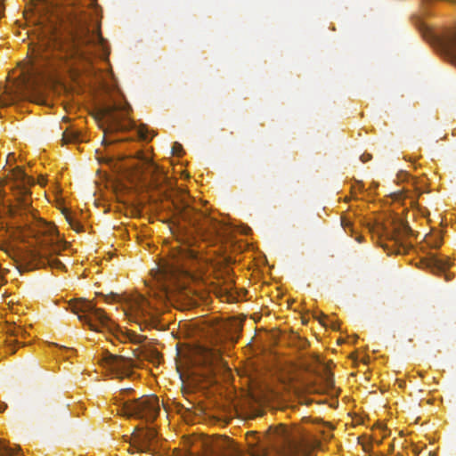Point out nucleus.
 <instances>
[{
	"instance_id": "obj_1",
	"label": "nucleus",
	"mask_w": 456,
	"mask_h": 456,
	"mask_svg": "<svg viewBox=\"0 0 456 456\" xmlns=\"http://www.w3.org/2000/svg\"><path fill=\"white\" fill-rule=\"evenodd\" d=\"M142 182L150 191L171 200L176 215L192 225L203 240L216 243L223 233V225L190 205L189 196L176 190L167 174L155 163L148 161Z\"/></svg>"
},
{
	"instance_id": "obj_2",
	"label": "nucleus",
	"mask_w": 456,
	"mask_h": 456,
	"mask_svg": "<svg viewBox=\"0 0 456 456\" xmlns=\"http://www.w3.org/2000/svg\"><path fill=\"white\" fill-rule=\"evenodd\" d=\"M42 7L54 19L56 25L71 37L75 53L91 64L94 59L92 46L103 45L100 32L94 33L89 27L88 15L80 0H40Z\"/></svg>"
},
{
	"instance_id": "obj_3",
	"label": "nucleus",
	"mask_w": 456,
	"mask_h": 456,
	"mask_svg": "<svg viewBox=\"0 0 456 456\" xmlns=\"http://www.w3.org/2000/svg\"><path fill=\"white\" fill-rule=\"evenodd\" d=\"M29 229L33 236L39 240L38 243L41 244L39 249L20 252L5 242L0 244V249L14 261L18 271L21 273L45 266L64 269V264L53 256L65 249L68 243L58 240L56 227L39 219Z\"/></svg>"
},
{
	"instance_id": "obj_4",
	"label": "nucleus",
	"mask_w": 456,
	"mask_h": 456,
	"mask_svg": "<svg viewBox=\"0 0 456 456\" xmlns=\"http://www.w3.org/2000/svg\"><path fill=\"white\" fill-rule=\"evenodd\" d=\"M29 229L33 236L39 240L38 243L41 244L39 249L20 252L5 242L0 244V249L14 261L18 271L21 273L45 266L64 269V264L53 256L65 249L68 243L58 240L56 227L39 219Z\"/></svg>"
},
{
	"instance_id": "obj_5",
	"label": "nucleus",
	"mask_w": 456,
	"mask_h": 456,
	"mask_svg": "<svg viewBox=\"0 0 456 456\" xmlns=\"http://www.w3.org/2000/svg\"><path fill=\"white\" fill-rule=\"evenodd\" d=\"M250 456H308L305 440L298 432L281 424L270 427L263 439L256 432L248 434Z\"/></svg>"
},
{
	"instance_id": "obj_6",
	"label": "nucleus",
	"mask_w": 456,
	"mask_h": 456,
	"mask_svg": "<svg viewBox=\"0 0 456 456\" xmlns=\"http://www.w3.org/2000/svg\"><path fill=\"white\" fill-rule=\"evenodd\" d=\"M71 307L72 312L78 314V319L88 324L94 330L106 329L123 342L128 340L134 344H142L146 339L145 336L136 334L134 331H123L106 315L102 309L97 308L95 305L90 301L79 299L73 304Z\"/></svg>"
},
{
	"instance_id": "obj_7",
	"label": "nucleus",
	"mask_w": 456,
	"mask_h": 456,
	"mask_svg": "<svg viewBox=\"0 0 456 456\" xmlns=\"http://www.w3.org/2000/svg\"><path fill=\"white\" fill-rule=\"evenodd\" d=\"M193 447L195 451H191L184 456H241L233 442L225 436L198 440Z\"/></svg>"
},
{
	"instance_id": "obj_8",
	"label": "nucleus",
	"mask_w": 456,
	"mask_h": 456,
	"mask_svg": "<svg viewBox=\"0 0 456 456\" xmlns=\"http://www.w3.org/2000/svg\"><path fill=\"white\" fill-rule=\"evenodd\" d=\"M131 107L127 102L110 98L106 100L99 110V115L107 118L112 126L121 131L134 129L135 122L127 118Z\"/></svg>"
},
{
	"instance_id": "obj_9",
	"label": "nucleus",
	"mask_w": 456,
	"mask_h": 456,
	"mask_svg": "<svg viewBox=\"0 0 456 456\" xmlns=\"http://www.w3.org/2000/svg\"><path fill=\"white\" fill-rule=\"evenodd\" d=\"M160 411L159 398L155 395L142 396L122 403L120 412L127 418L144 419L153 421Z\"/></svg>"
},
{
	"instance_id": "obj_10",
	"label": "nucleus",
	"mask_w": 456,
	"mask_h": 456,
	"mask_svg": "<svg viewBox=\"0 0 456 456\" xmlns=\"http://www.w3.org/2000/svg\"><path fill=\"white\" fill-rule=\"evenodd\" d=\"M157 434L152 428L146 430L135 428L129 437L130 449L134 452H145L154 454L157 450Z\"/></svg>"
},
{
	"instance_id": "obj_11",
	"label": "nucleus",
	"mask_w": 456,
	"mask_h": 456,
	"mask_svg": "<svg viewBox=\"0 0 456 456\" xmlns=\"http://www.w3.org/2000/svg\"><path fill=\"white\" fill-rule=\"evenodd\" d=\"M125 314L133 322H137L140 317L144 318L147 322L148 320L152 321L157 313L142 295L136 294L126 298Z\"/></svg>"
},
{
	"instance_id": "obj_12",
	"label": "nucleus",
	"mask_w": 456,
	"mask_h": 456,
	"mask_svg": "<svg viewBox=\"0 0 456 456\" xmlns=\"http://www.w3.org/2000/svg\"><path fill=\"white\" fill-rule=\"evenodd\" d=\"M102 362L106 368L119 379L130 377L133 374V368L135 366L133 359L113 354L108 351L103 353Z\"/></svg>"
},
{
	"instance_id": "obj_13",
	"label": "nucleus",
	"mask_w": 456,
	"mask_h": 456,
	"mask_svg": "<svg viewBox=\"0 0 456 456\" xmlns=\"http://www.w3.org/2000/svg\"><path fill=\"white\" fill-rule=\"evenodd\" d=\"M9 175H11V178L18 183L17 189L19 193L24 197V207L28 206V202L26 200L25 197L29 194V186L34 183V179L27 175L24 170L20 167H15L10 169Z\"/></svg>"
},
{
	"instance_id": "obj_14",
	"label": "nucleus",
	"mask_w": 456,
	"mask_h": 456,
	"mask_svg": "<svg viewBox=\"0 0 456 456\" xmlns=\"http://www.w3.org/2000/svg\"><path fill=\"white\" fill-rule=\"evenodd\" d=\"M422 265L433 273H445L451 265L448 259H441L436 255H430L428 258L422 261Z\"/></svg>"
},
{
	"instance_id": "obj_15",
	"label": "nucleus",
	"mask_w": 456,
	"mask_h": 456,
	"mask_svg": "<svg viewBox=\"0 0 456 456\" xmlns=\"http://www.w3.org/2000/svg\"><path fill=\"white\" fill-rule=\"evenodd\" d=\"M441 44L446 51L456 55V27L444 34Z\"/></svg>"
},
{
	"instance_id": "obj_16",
	"label": "nucleus",
	"mask_w": 456,
	"mask_h": 456,
	"mask_svg": "<svg viewBox=\"0 0 456 456\" xmlns=\"http://www.w3.org/2000/svg\"><path fill=\"white\" fill-rule=\"evenodd\" d=\"M7 332L10 334L12 338H13L8 340V351L10 354H14L16 350L15 345L19 343L16 338L23 336V333L25 331L20 327L12 326L8 329Z\"/></svg>"
},
{
	"instance_id": "obj_17",
	"label": "nucleus",
	"mask_w": 456,
	"mask_h": 456,
	"mask_svg": "<svg viewBox=\"0 0 456 456\" xmlns=\"http://www.w3.org/2000/svg\"><path fill=\"white\" fill-rule=\"evenodd\" d=\"M224 329L227 331L231 340L236 341L239 332L241 330V325L237 321L229 322L224 324Z\"/></svg>"
},
{
	"instance_id": "obj_18",
	"label": "nucleus",
	"mask_w": 456,
	"mask_h": 456,
	"mask_svg": "<svg viewBox=\"0 0 456 456\" xmlns=\"http://www.w3.org/2000/svg\"><path fill=\"white\" fill-rule=\"evenodd\" d=\"M443 238L440 232L426 236L427 244L434 248H438L442 245Z\"/></svg>"
},
{
	"instance_id": "obj_19",
	"label": "nucleus",
	"mask_w": 456,
	"mask_h": 456,
	"mask_svg": "<svg viewBox=\"0 0 456 456\" xmlns=\"http://www.w3.org/2000/svg\"><path fill=\"white\" fill-rule=\"evenodd\" d=\"M80 140V133L73 130H66L62 134V141L64 143L76 142Z\"/></svg>"
},
{
	"instance_id": "obj_20",
	"label": "nucleus",
	"mask_w": 456,
	"mask_h": 456,
	"mask_svg": "<svg viewBox=\"0 0 456 456\" xmlns=\"http://www.w3.org/2000/svg\"><path fill=\"white\" fill-rule=\"evenodd\" d=\"M137 134L141 140L142 141H150L154 137V134H150V131L146 125L142 124L137 128Z\"/></svg>"
},
{
	"instance_id": "obj_21",
	"label": "nucleus",
	"mask_w": 456,
	"mask_h": 456,
	"mask_svg": "<svg viewBox=\"0 0 456 456\" xmlns=\"http://www.w3.org/2000/svg\"><path fill=\"white\" fill-rule=\"evenodd\" d=\"M143 356L152 362H159V353L156 350V349H152V348H149V349H145L143 352Z\"/></svg>"
},
{
	"instance_id": "obj_22",
	"label": "nucleus",
	"mask_w": 456,
	"mask_h": 456,
	"mask_svg": "<svg viewBox=\"0 0 456 456\" xmlns=\"http://www.w3.org/2000/svg\"><path fill=\"white\" fill-rule=\"evenodd\" d=\"M311 360H312V362H308V361L305 360L302 363L304 368L307 371H314V367H313V363L320 362V359H319V357L317 355H312L311 356Z\"/></svg>"
},
{
	"instance_id": "obj_23",
	"label": "nucleus",
	"mask_w": 456,
	"mask_h": 456,
	"mask_svg": "<svg viewBox=\"0 0 456 456\" xmlns=\"http://www.w3.org/2000/svg\"><path fill=\"white\" fill-rule=\"evenodd\" d=\"M67 221L70 224V226L77 232H80L82 230V225L73 219V217L69 214L66 216Z\"/></svg>"
},
{
	"instance_id": "obj_24",
	"label": "nucleus",
	"mask_w": 456,
	"mask_h": 456,
	"mask_svg": "<svg viewBox=\"0 0 456 456\" xmlns=\"http://www.w3.org/2000/svg\"><path fill=\"white\" fill-rule=\"evenodd\" d=\"M13 452L0 440V456H12Z\"/></svg>"
},
{
	"instance_id": "obj_25",
	"label": "nucleus",
	"mask_w": 456,
	"mask_h": 456,
	"mask_svg": "<svg viewBox=\"0 0 456 456\" xmlns=\"http://www.w3.org/2000/svg\"><path fill=\"white\" fill-rule=\"evenodd\" d=\"M188 245V248L186 249V256L190 257V258H196L197 257V251H195L194 249L191 248V243L188 241L187 243Z\"/></svg>"
},
{
	"instance_id": "obj_26",
	"label": "nucleus",
	"mask_w": 456,
	"mask_h": 456,
	"mask_svg": "<svg viewBox=\"0 0 456 456\" xmlns=\"http://www.w3.org/2000/svg\"><path fill=\"white\" fill-rule=\"evenodd\" d=\"M183 151V147L180 143L175 142L172 147V152L173 154L179 155Z\"/></svg>"
},
{
	"instance_id": "obj_27",
	"label": "nucleus",
	"mask_w": 456,
	"mask_h": 456,
	"mask_svg": "<svg viewBox=\"0 0 456 456\" xmlns=\"http://www.w3.org/2000/svg\"><path fill=\"white\" fill-rule=\"evenodd\" d=\"M370 159H371V155L370 154H367V153H364L361 156V160L362 162H367L369 161Z\"/></svg>"
},
{
	"instance_id": "obj_28",
	"label": "nucleus",
	"mask_w": 456,
	"mask_h": 456,
	"mask_svg": "<svg viewBox=\"0 0 456 456\" xmlns=\"http://www.w3.org/2000/svg\"><path fill=\"white\" fill-rule=\"evenodd\" d=\"M156 318H157V316H156L152 321H149V320H148V321L146 322L144 318L140 317L136 322H139V325H142V322H140V321H141V319H142V320H143V322H145V324H148V323H153V322H155Z\"/></svg>"
},
{
	"instance_id": "obj_29",
	"label": "nucleus",
	"mask_w": 456,
	"mask_h": 456,
	"mask_svg": "<svg viewBox=\"0 0 456 456\" xmlns=\"http://www.w3.org/2000/svg\"><path fill=\"white\" fill-rule=\"evenodd\" d=\"M322 315V319H319V322L322 324V325H327V323L325 322V320L328 319L327 315L323 314H321Z\"/></svg>"
},
{
	"instance_id": "obj_30",
	"label": "nucleus",
	"mask_w": 456,
	"mask_h": 456,
	"mask_svg": "<svg viewBox=\"0 0 456 456\" xmlns=\"http://www.w3.org/2000/svg\"><path fill=\"white\" fill-rule=\"evenodd\" d=\"M88 8L96 9L97 8L96 0H92L91 3L88 4Z\"/></svg>"
},
{
	"instance_id": "obj_31",
	"label": "nucleus",
	"mask_w": 456,
	"mask_h": 456,
	"mask_svg": "<svg viewBox=\"0 0 456 456\" xmlns=\"http://www.w3.org/2000/svg\"><path fill=\"white\" fill-rule=\"evenodd\" d=\"M14 160H15L14 154L13 153L8 154V156H7V162L14 161Z\"/></svg>"
},
{
	"instance_id": "obj_32",
	"label": "nucleus",
	"mask_w": 456,
	"mask_h": 456,
	"mask_svg": "<svg viewBox=\"0 0 456 456\" xmlns=\"http://www.w3.org/2000/svg\"><path fill=\"white\" fill-rule=\"evenodd\" d=\"M404 229L408 234L412 232L411 229L409 226H406Z\"/></svg>"
},
{
	"instance_id": "obj_33",
	"label": "nucleus",
	"mask_w": 456,
	"mask_h": 456,
	"mask_svg": "<svg viewBox=\"0 0 456 456\" xmlns=\"http://www.w3.org/2000/svg\"><path fill=\"white\" fill-rule=\"evenodd\" d=\"M452 279L451 275L448 273H445V280L450 281Z\"/></svg>"
},
{
	"instance_id": "obj_34",
	"label": "nucleus",
	"mask_w": 456,
	"mask_h": 456,
	"mask_svg": "<svg viewBox=\"0 0 456 456\" xmlns=\"http://www.w3.org/2000/svg\"><path fill=\"white\" fill-rule=\"evenodd\" d=\"M342 224L344 226L349 225V222H346L345 220H342Z\"/></svg>"
},
{
	"instance_id": "obj_35",
	"label": "nucleus",
	"mask_w": 456,
	"mask_h": 456,
	"mask_svg": "<svg viewBox=\"0 0 456 456\" xmlns=\"http://www.w3.org/2000/svg\"><path fill=\"white\" fill-rule=\"evenodd\" d=\"M4 411V407L1 406L0 407V411Z\"/></svg>"
}]
</instances>
